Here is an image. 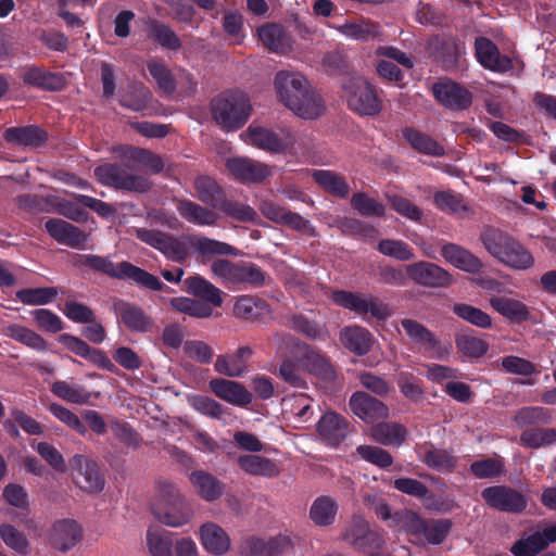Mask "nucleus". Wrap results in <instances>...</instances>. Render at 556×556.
<instances>
[{
    "label": "nucleus",
    "mask_w": 556,
    "mask_h": 556,
    "mask_svg": "<svg viewBox=\"0 0 556 556\" xmlns=\"http://www.w3.org/2000/svg\"><path fill=\"white\" fill-rule=\"evenodd\" d=\"M274 89L278 102L302 119L314 121L326 113L325 99L301 72H277Z\"/></svg>",
    "instance_id": "f257e3e1"
},
{
    "label": "nucleus",
    "mask_w": 556,
    "mask_h": 556,
    "mask_svg": "<svg viewBox=\"0 0 556 556\" xmlns=\"http://www.w3.org/2000/svg\"><path fill=\"white\" fill-rule=\"evenodd\" d=\"M248 94L241 90H225L210 102V114L215 124L224 131L241 128L252 113Z\"/></svg>",
    "instance_id": "f03ea898"
},
{
    "label": "nucleus",
    "mask_w": 556,
    "mask_h": 556,
    "mask_svg": "<svg viewBox=\"0 0 556 556\" xmlns=\"http://www.w3.org/2000/svg\"><path fill=\"white\" fill-rule=\"evenodd\" d=\"M94 176L104 186L129 192L144 193L152 188V181L135 172L132 161L124 164L105 163L94 168Z\"/></svg>",
    "instance_id": "7ed1b4c3"
},
{
    "label": "nucleus",
    "mask_w": 556,
    "mask_h": 556,
    "mask_svg": "<svg viewBox=\"0 0 556 556\" xmlns=\"http://www.w3.org/2000/svg\"><path fill=\"white\" fill-rule=\"evenodd\" d=\"M80 264L94 270L101 271L113 278L130 279L151 290L159 291L164 287V285L159 280L156 276L128 262L114 264L108 257L98 255H84L80 258Z\"/></svg>",
    "instance_id": "20e7f679"
},
{
    "label": "nucleus",
    "mask_w": 556,
    "mask_h": 556,
    "mask_svg": "<svg viewBox=\"0 0 556 556\" xmlns=\"http://www.w3.org/2000/svg\"><path fill=\"white\" fill-rule=\"evenodd\" d=\"M343 91L348 106L358 115L375 116L381 111L377 91L365 78H349L343 85Z\"/></svg>",
    "instance_id": "39448f33"
},
{
    "label": "nucleus",
    "mask_w": 556,
    "mask_h": 556,
    "mask_svg": "<svg viewBox=\"0 0 556 556\" xmlns=\"http://www.w3.org/2000/svg\"><path fill=\"white\" fill-rule=\"evenodd\" d=\"M136 237L147 245L160 251L166 258L184 263L189 256L186 237L182 239L157 229L136 228Z\"/></svg>",
    "instance_id": "423d86ee"
},
{
    "label": "nucleus",
    "mask_w": 556,
    "mask_h": 556,
    "mask_svg": "<svg viewBox=\"0 0 556 556\" xmlns=\"http://www.w3.org/2000/svg\"><path fill=\"white\" fill-rule=\"evenodd\" d=\"M242 136L249 144L270 153L291 152L296 143L295 135L289 129H281L277 134L271 129L251 125Z\"/></svg>",
    "instance_id": "0eeeda50"
},
{
    "label": "nucleus",
    "mask_w": 556,
    "mask_h": 556,
    "mask_svg": "<svg viewBox=\"0 0 556 556\" xmlns=\"http://www.w3.org/2000/svg\"><path fill=\"white\" fill-rule=\"evenodd\" d=\"M293 541L287 534L271 536L247 535L239 545L240 556H283L293 549Z\"/></svg>",
    "instance_id": "6e6552de"
},
{
    "label": "nucleus",
    "mask_w": 556,
    "mask_h": 556,
    "mask_svg": "<svg viewBox=\"0 0 556 556\" xmlns=\"http://www.w3.org/2000/svg\"><path fill=\"white\" fill-rule=\"evenodd\" d=\"M229 176L242 184H261L271 176V167L248 156H232L225 162Z\"/></svg>",
    "instance_id": "1a4fd4ad"
},
{
    "label": "nucleus",
    "mask_w": 556,
    "mask_h": 556,
    "mask_svg": "<svg viewBox=\"0 0 556 556\" xmlns=\"http://www.w3.org/2000/svg\"><path fill=\"white\" fill-rule=\"evenodd\" d=\"M331 300L337 305L359 315L370 313L377 319H386L390 315L388 305L372 296L339 290L331 293Z\"/></svg>",
    "instance_id": "9d476101"
},
{
    "label": "nucleus",
    "mask_w": 556,
    "mask_h": 556,
    "mask_svg": "<svg viewBox=\"0 0 556 556\" xmlns=\"http://www.w3.org/2000/svg\"><path fill=\"white\" fill-rule=\"evenodd\" d=\"M481 496L490 507L511 514L522 513L528 505L526 496L508 485L485 488Z\"/></svg>",
    "instance_id": "9b49d317"
},
{
    "label": "nucleus",
    "mask_w": 556,
    "mask_h": 556,
    "mask_svg": "<svg viewBox=\"0 0 556 556\" xmlns=\"http://www.w3.org/2000/svg\"><path fill=\"white\" fill-rule=\"evenodd\" d=\"M72 467L73 480L80 490L87 493H99L103 490L104 475L96 462L83 455H75Z\"/></svg>",
    "instance_id": "f8f14e48"
},
{
    "label": "nucleus",
    "mask_w": 556,
    "mask_h": 556,
    "mask_svg": "<svg viewBox=\"0 0 556 556\" xmlns=\"http://www.w3.org/2000/svg\"><path fill=\"white\" fill-rule=\"evenodd\" d=\"M408 277L416 283L429 288H446L452 285V275L437 264L416 262L406 267Z\"/></svg>",
    "instance_id": "ddd939ff"
},
{
    "label": "nucleus",
    "mask_w": 556,
    "mask_h": 556,
    "mask_svg": "<svg viewBox=\"0 0 556 556\" xmlns=\"http://www.w3.org/2000/svg\"><path fill=\"white\" fill-rule=\"evenodd\" d=\"M83 539V529L76 520L65 518L52 523L48 533V543L54 549L66 553Z\"/></svg>",
    "instance_id": "4468645a"
},
{
    "label": "nucleus",
    "mask_w": 556,
    "mask_h": 556,
    "mask_svg": "<svg viewBox=\"0 0 556 556\" xmlns=\"http://www.w3.org/2000/svg\"><path fill=\"white\" fill-rule=\"evenodd\" d=\"M350 408L354 415L368 424L389 416V408L381 401L365 392H355L350 399Z\"/></svg>",
    "instance_id": "2eb2a0df"
},
{
    "label": "nucleus",
    "mask_w": 556,
    "mask_h": 556,
    "mask_svg": "<svg viewBox=\"0 0 556 556\" xmlns=\"http://www.w3.org/2000/svg\"><path fill=\"white\" fill-rule=\"evenodd\" d=\"M434 98L452 110H465L471 104V93L453 81H440L433 85Z\"/></svg>",
    "instance_id": "dca6fc26"
},
{
    "label": "nucleus",
    "mask_w": 556,
    "mask_h": 556,
    "mask_svg": "<svg viewBox=\"0 0 556 556\" xmlns=\"http://www.w3.org/2000/svg\"><path fill=\"white\" fill-rule=\"evenodd\" d=\"M257 35L263 46L270 52L288 54L293 49L292 37L279 24L267 23L257 28Z\"/></svg>",
    "instance_id": "f3484780"
},
{
    "label": "nucleus",
    "mask_w": 556,
    "mask_h": 556,
    "mask_svg": "<svg viewBox=\"0 0 556 556\" xmlns=\"http://www.w3.org/2000/svg\"><path fill=\"white\" fill-rule=\"evenodd\" d=\"M208 387L217 397L236 406L249 405L253 399L252 393L235 380L215 378L210 381Z\"/></svg>",
    "instance_id": "a211bd4d"
},
{
    "label": "nucleus",
    "mask_w": 556,
    "mask_h": 556,
    "mask_svg": "<svg viewBox=\"0 0 556 556\" xmlns=\"http://www.w3.org/2000/svg\"><path fill=\"white\" fill-rule=\"evenodd\" d=\"M152 514L163 525L178 528L187 525L193 518L194 511L188 500L184 498L165 507H152Z\"/></svg>",
    "instance_id": "6ab92c4d"
},
{
    "label": "nucleus",
    "mask_w": 556,
    "mask_h": 556,
    "mask_svg": "<svg viewBox=\"0 0 556 556\" xmlns=\"http://www.w3.org/2000/svg\"><path fill=\"white\" fill-rule=\"evenodd\" d=\"M253 354V349L249 345L238 348L230 355H218L214 368L224 376L237 378L243 375L248 369V361Z\"/></svg>",
    "instance_id": "aec40b11"
},
{
    "label": "nucleus",
    "mask_w": 556,
    "mask_h": 556,
    "mask_svg": "<svg viewBox=\"0 0 556 556\" xmlns=\"http://www.w3.org/2000/svg\"><path fill=\"white\" fill-rule=\"evenodd\" d=\"M476 53L480 63L492 71L507 72L511 70V60L501 55L497 47L488 38L479 37L475 42Z\"/></svg>",
    "instance_id": "412c9836"
},
{
    "label": "nucleus",
    "mask_w": 556,
    "mask_h": 556,
    "mask_svg": "<svg viewBox=\"0 0 556 556\" xmlns=\"http://www.w3.org/2000/svg\"><path fill=\"white\" fill-rule=\"evenodd\" d=\"M47 232L59 243L78 248L87 240V235L78 227L58 218H51L45 224Z\"/></svg>",
    "instance_id": "4be33fe9"
},
{
    "label": "nucleus",
    "mask_w": 556,
    "mask_h": 556,
    "mask_svg": "<svg viewBox=\"0 0 556 556\" xmlns=\"http://www.w3.org/2000/svg\"><path fill=\"white\" fill-rule=\"evenodd\" d=\"M341 345L355 355L367 354L372 346L374 338L370 332L361 326H346L340 330Z\"/></svg>",
    "instance_id": "5701e85b"
},
{
    "label": "nucleus",
    "mask_w": 556,
    "mask_h": 556,
    "mask_svg": "<svg viewBox=\"0 0 556 556\" xmlns=\"http://www.w3.org/2000/svg\"><path fill=\"white\" fill-rule=\"evenodd\" d=\"M271 314L268 303L262 299L243 295L233 305V315L245 321H264Z\"/></svg>",
    "instance_id": "b1692460"
},
{
    "label": "nucleus",
    "mask_w": 556,
    "mask_h": 556,
    "mask_svg": "<svg viewBox=\"0 0 556 556\" xmlns=\"http://www.w3.org/2000/svg\"><path fill=\"white\" fill-rule=\"evenodd\" d=\"M189 481L195 493L206 502L219 500L225 492V484L215 476L204 470H194L189 475Z\"/></svg>",
    "instance_id": "393cba45"
},
{
    "label": "nucleus",
    "mask_w": 556,
    "mask_h": 556,
    "mask_svg": "<svg viewBox=\"0 0 556 556\" xmlns=\"http://www.w3.org/2000/svg\"><path fill=\"white\" fill-rule=\"evenodd\" d=\"M177 211L184 219L198 226H215L219 219L214 210L191 200H177Z\"/></svg>",
    "instance_id": "a878e982"
},
{
    "label": "nucleus",
    "mask_w": 556,
    "mask_h": 556,
    "mask_svg": "<svg viewBox=\"0 0 556 556\" xmlns=\"http://www.w3.org/2000/svg\"><path fill=\"white\" fill-rule=\"evenodd\" d=\"M203 547L214 555H223L230 548V538L226 531L215 522H205L199 529Z\"/></svg>",
    "instance_id": "bb28decb"
},
{
    "label": "nucleus",
    "mask_w": 556,
    "mask_h": 556,
    "mask_svg": "<svg viewBox=\"0 0 556 556\" xmlns=\"http://www.w3.org/2000/svg\"><path fill=\"white\" fill-rule=\"evenodd\" d=\"M302 349L301 362L306 370L325 382H333L337 375L329 359L307 344H303Z\"/></svg>",
    "instance_id": "cd10ccee"
},
{
    "label": "nucleus",
    "mask_w": 556,
    "mask_h": 556,
    "mask_svg": "<svg viewBox=\"0 0 556 556\" xmlns=\"http://www.w3.org/2000/svg\"><path fill=\"white\" fill-rule=\"evenodd\" d=\"M114 309L130 331L147 332L152 328V319L136 305L118 301L114 304Z\"/></svg>",
    "instance_id": "c85d7f7f"
},
{
    "label": "nucleus",
    "mask_w": 556,
    "mask_h": 556,
    "mask_svg": "<svg viewBox=\"0 0 556 556\" xmlns=\"http://www.w3.org/2000/svg\"><path fill=\"white\" fill-rule=\"evenodd\" d=\"M442 255L446 262L469 273H479L483 267L482 262L476 255L454 243L444 244Z\"/></svg>",
    "instance_id": "c756f323"
},
{
    "label": "nucleus",
    "mask_w": 556,
    "mask_h": 556,
    "mask_svg": "<svg viewBox=\"0 0 556 556\" xmlns=\"http://www.w3.org/2000/svg\"><path fill=\"white\" fill-rule=\"evenodd\" d=\"M319 435L330 445H338L348 434V422L333 412L326 413L317 425Z\"/></svg>",
    "instance_id": "7c9ffc66"
},
{
    "label": "nucleus",
    "mask_w": 556,
    "mask_h": 556,
    "mask_svg": "<svg viewBox=\"0 0 556 556\" xmlns=\"http://www.w3.org/2000/svg\"><path fill=\"white\" fill-rule=\"evenodd\" d=\"M237 463L242 471L251 476L276 478L280 475V468L274 460L260 455H242Z\"/></svg>",
    "instance_id": "2f4dec72"
},
{
    "label": "nucleus",
    "mask_w": 556,
    "mask_h": 556,
    "mask_svg": "<svg viewBox=\"0 0 556 556\" xmlns=\"http://www.w3.org/2000/svg\"><path fill=\"white\" fill-rule=\"evenodd\" d=\"M193 188L198 200L212 208L218 207L226 195L223 187L207 175L197 176Z\"/></svg>",
    "instance_id": "473e14b6"
},
{
    "label": "nucleus",
    "mask_w": 556,
    "mask_h": 556,
    "mask_svg": "<svg viewBox=\"0 0 556 556\" xmlns=\"http://www.w3.org/2000/svg\"><path fill=\"white\" fill-rule=\"evenodd\" d=\"M489 303L493 309L511 323H523L530 318L529 307L519 300L492 296L489 299Z\"/></svg>",
    "instance_id": "72a5a7b5"
},
{
    "label": "nucleus",
    "mask_w": 556,
    "mask_h": 556,
    "mask_svg": "<svg viewBox=\"0 0 556 556\" xmlns=\"http://www.w3.org/2000/svg\"><path fill=\"white\" fill-rule=\"evenodd\" d=\"M22 79L26 85L51 91L61 90L65 85V80L61 75L50 73L37 66L26 67Z\"/></svg>",
    "instance_id": "f704fd0d"
},
{
    "label": "nucleus",
    "mask_w": 556,
    "mask_h": 556,
    "mask_svg": "<svg viewBox=\"0 0 556 556\" xmlns=\"http://www.w3.org/2000/svg\"><path fill=\"white\" fill-rule=\"evenodd\" d=\"M187 247L194 249L200 255H237V251L228 243L210 239L203 236H186Z\"/></svg>",
    "instance_id": "c9c22d12"
},
{
    "label": "nucleus",
    "mask_w": 556,
    "mask_h": 556,
    "mask_svg": "<svg viewBox=\"0 0 556 556\" xmlns=\"http://www.w3.org/2000/svg\"><path fill=\"white\" fill-rule=\"evenodd\" d=\"M184 283L186 291L193 296L200 298L216 307L222 305L223 298L220 290L204 278L192 276L185 279Z\"/></svg>",
    "instance_id": "e433bc0d"
},
{
    "label": "nucleus",
    "mask_w": 556,
    "mask_h": 556,
    "mask_svg": "<svg viewBox=\"0 0 556 556\" xmlns=\"http://www.w3.org/2000/svg\"><path fill=\"white\" fill-rule=\"evenodd\" d=\"M314 181L326 192L337 198H346L350 192V186L345 178L336 172L318 169L313 173Z\"/></svg>",
    "instance_id": "4c0bfd02"
},
{
    "label": "nucleus",
    "mask_w": 556,
    "mask_h": 556,
    "mask_svg": "<svg viewBox=\"0 0 556 556\" xmlns=\"http://www.w3.org/2000/svg\"><path fill=\"white\" fill-rule=\"evenodd\" d=\"M370 435L383 445H401L406 439L407 430L397 422H379L371 427Z\"/></svg>",
    "instance_id": "58836bf2"
},
{
    "label": "nucleus",
    "mask_w": 556,
    "mask_h": 556,
    "mask_svg": "<svg viewBox=\"0 0 556 556\" xmlns=\"http://www.w3.org/2000/svg\"><path fill=\"white\" fill-rule=\"evenodd\" d=\"M147 36L165 49L177 51L181 48V40L170 26L156 20L147 23Z\"/></svg>",
    "instance_id": "ea45409f"
},
{
    "label": "nucleus",
    "mask_w": 556,
    "mask_h": 556,
    "mask_svg": "<svg viewBox=\"0 0 556 556\" xmlns=\"http://www.w3.org/2000/svg\"><path fill=\"white\" fill-rule=\"evenodd\" d=\"M401 325L407 337L425 350L432 351L439 346V341L434 334L419 321L404 318L401 320Z\"/></svg>",
    "instance_id": "a19ab883"
},
{
    "label": "nucleus",
    "mask_w": 556,
    "mask_h": 556,
    "mask_svg": "<svg viewBox=\"0 0 556 556\" xmlns=\"http://www.w3.org/2000/svg\"><path fill=\"white\" fill-rule=\"evenodd\" d=\"M4 139L10 143L39 147L47 140V134L35 126L12 127L5 130Z\"/></svg>",
    "instance_id": "79ce46f5"
},
{
    "label": "nucleus",
    "mask_w": 556,
    "mask_h": 556,
    "mask_svg": "<svg viewBox=\"0 0 556 556\" xmlns=\"http://www.w3.org/2000/svg\"><path fill=\"white\" fill-rule=\"evenodd\" d=\"M338 511L337 502L330 496L317 497L309 509V518L319 527H328L333 523Z\"/></svg>",
    "instance_id": "37998d69"
},
{
    "label": "nucleus",
    "mask_w": 556,
    "mask_h": 556,
    "mask_svg": "<svg viewBox=\"0 0 556 556\" xmlns=\"http://www.w3.org/2000/svg\"><path fill=\"white\" fill-rule=\"evenodd\" d=\"M437 206L450 214H455L460 218L473 216V208L464 202L463 198L448 191H440L434 194Z\"/></svg>",
    "instance_id": "c03bdc74"
},
{
    "label": "nucleus",
    "mask_w": 556,
    "mask_h": 556,
    "mask_svg": "<svg viewBox=\"0 0 556 556\" xmlns=\"http://www.w3.org/2000/svg\"><path fill=\"white\" fill-rule=\"evenodd\" d=\"M480 240L485 250L500 261L514 238L500 229L490 227L481 232Z\"/></svg>",
    "instance_id": "a18cd8bd"
},
{
    "label": "nucleus",
    "mask_w": 556,
    "mask_h": 556,
    "mask_svg": "<svg viewBox=\"0 0 556 556\" xmlns=\"http://www.w3.org/2000/svg\"><path fill=\"white\" fill-rule=\"evenodd\" d=\"M152 100V92L141 83L129 85L121 98V104L136 112L146 110Z\"/></svg>",
    "instance_id": "49530a36"
},
{
    "label": "nucleus",
    "mask_w": 556,
    "mask_h": 556,
    "mask_svg": "<svg viewBox=\"0 0 556 556\" xmlns=\"http://www.w3.org/2000/svg\"><path fill=\"white\" fill-rule=\"evenodd\" d=\"M4 333L29 349L36 351H46L48 349L47 341L40 334L24 326L17 324L9 325L4 328Z\"/></svg>",
    "instance_id": "de8ad7c7"
},
{
    "label": "nucleus",
    "mask_w": 556,
    "mask_h": 556,
    "mask_svg": "<svg viewBox=\"0 0 556 556\" xmlns=\"http://www.w3.org/2000/svg\"><path fill=\"white\" fill-rule=\"evenodd\" d=\"M500 262L510 268L525 270L533 266L534 258L521 243L514 239Z\"/></svg>",
    "instance_id": "09e8293b"
},
{
    "label": "nucleus",
    "mask_w": 556,
    "mask_h": 556,
    "mask_svg": "<svg viewBox=\"0 0 556 556\" xmlns=\"http://www.w3.org/2000/svg\"><path fill=\"white\" fill-rule=\"evenodd\" d=\"M60 342L70 351L78 356L89 358L94 363L111 365L110 359L99 350H92L84 340L71 336L61 334L59 338Z\"/></svg>",
    "instance_id": "8fccbe9b"
},
{
    "label": "nucleus",
    "mask_w": 556,
    "mask_h": 556,
    "mask_svg": "<svg viewBox=\"0 0 556 556\" xmlns=\"http://www.w3.org/2000/svg\"><path fill=\"white\" fill-rule=\"evenodd\" d=\"M338 30L342 35L355 40H368L379 36L380 34V27L378 24L365 20L348 21L340 25Z\"/></svg>",
    "instance_id": "3c124183"
},
{
    "label": "nucleus",
    "mask_w": 556,
    "mask_h": 556,
    "mask_svg": "<svg viewBox=\"0 0 556 556\" xmlns=\"http://www.w3.org/2000/svg\"><path fill=\"white\" fill-rule=\"evenodd\" d=\"M147 66L156 83L157 89L164 96L172 97L176 91V81L169 67L157 60L150 61Z\"/></svg>",
    "instance_id": "603ef678"
},
{
    "label": "nucleus",
    "mask_w": 556,
    "mask_h": 556,
    "mask_svg": "<svg viewBox=\"0 0 556 556\" xmlns=\"http://www.w3.org/2000/svg\"><path fill=\"white\" fill-rule=\"evenodd\" d=\"M0 539L13 552L21 556H28L30 543L24 532L17 530L10 523L0 525Z\"/></svg>",
    "instance_id": "864d4df0"
},
{
    "label": "nucleus",
    "mask_w": 556,
    "mask_h": 556,
    "mask_svg": "<svg viewBox=\"0 0 556 556\" xmlns=\"http://www.w3.org/2000/svg\"><path fill=\"white\" fill-rule=\"evenodd\" d=\"M124 155L125 159L132 161L135 166L140 164L152 174H159L164 168L162 157L146 149L128 147Z\"/></svg>",
    "instance_id": "5fc2aeb1"
},
{
    "label": "nucleus",
    "mask_w": 556,
    "mask_h": 556,
    "mask_svg": "<svg viewBox=\"0 0 556 556\" xmlns=\"http://www.w3.org/2000/svg\"><path fill=\"white\" fill-rule=\"evenodd\" d=\"M218 207L226 216L241 223H255L258 219V214L253 207L239 201L229 200L226 197Z\"/></svg>",
    "instance_id": "6e6d98bb"
},
{
    "label": "nucleus",
    "mask_w": 556,
    "mask_h": 556,
    "mask_svg": "<svg viewBox=\"0 0 556 556\" xmlns=\"http://www.w3.org/2000/svg\"><path fill=\"white\" fill-rule=\"evenodd\" d=\"M173 535L169 532L149 529L147 532V546L151 556H174Z\"/></svg>",
    "instance_id": "4d7b16f0"
},
{
    "label": "nucleus",
    "mask_w": 556,
    "mask_h": 556,
    "mask_svg": "<svg viewBox=\"0 0 556 556\" xmlns=\"http://www.w3.org/2000/svg\"><path fill=\"white\" fill-rule=\"evenodd\" d=\"M350 205L362 216L382 217L386 213L384 205L366 192H355L350 199Z\"/></svg>",
    "instance_id": "13d9d810"
},
{
    "label": "nucleus",
    "mask_w": 556,
    "mask_h": 556,
    "mask_svg": "<svg viewBox=\"0 0 556 556\" xmlns=\"http://www.w3.org/2000/svg\"><path fill=\"white\" fill-rule=\"evenodd\" d=\"M403 135L408 143L420 153L433 156H442L444 154L443 147L425 134L414 129H405Z\"/></svg>",
    "instance_id": "bf43d9fd"
},
{
    "label": "nucleus",
    "mask_w": 556,
    "mask_h": 556,
    "mask_svg": "<svg viewBox=\"0 0 556 556\" xmlns=\"http://www.w3.org/2000/svg\"><path fill=\"white\" fill-rule=\"evenodd\" d=\"M184 498H186V496L174 482L166 479H159L155 482V495L151 504V508L161 506L165 507Z\"/></svg>",
    "instance_id": "052dcab7"
},
{
    "label": "nucleus",
    "mask_w": 556,
    "mask_h": 556,
    "mask_svg": "<svg viewBox=\"0 0 556 556\" xmlns=\"http://www.w3.org/2000/svg\"><path fill=\"white\" fill-rule=\"evenodd\" d=\"M453 313L457 315L459 318L466 320L467 323L482 328L489 329L492 327V318L491 316L483 312L482 309L475 307L469 304L456 303L453 306Z\"/></svg>",
    "instance_id": "680f3d73"
},
{
    "label": "nucleus",
    "mask_w": 556,
    "mask_h": 556,
    "mask_svg": "<svg viewBox=\"0 0 556 556\" xmlns=\"http://www.w3.org/2000/svg\"><path fill=\"white\" fill-rule=\"evenodd\" d=\"M522 445L530 448H540L556 442V430L553 428H530L520 435Z\"/></svg>",
    "instance_id": "e2e57ef3"
},
{
    "label": "nucleus",
    "mask_w": 556,
    "mask_h": 556,
    "mask_svg": "<svg viewBox=\"0 0 556 556\" xmlns=\"http://www.w3.org/2000/svg\"><path fill=\"white\" fill-rule=\"evenodd\" d=\"M377 249L381 254L397 261L407 262L415 258L413 249L401 240L382 239L378 242Z\"/></svg>",
    "instance_id": "0e129e2a"
},
{
    "label": "nucleus",
    "mask_w": 556,
    "mask_h": 556,
    "mask_svg": "<svg viewBox=\"0 0 556 556\" xmlns=\"http://www.w3.org/2000/svg\"><path fill=\"white\" fill-rule=\"evenodd\" d=\"M425 464L439 471L451 472L455 469L457 459L452 452L442 448H431L424 456Z\"/></svg>",
    "instance_id": "69168bd1"
},
{
    "label": "nucleus",
    "mask_w": 556,
    "mask_h": 556,
    "mask_svg": "<svg viewBox=\"0 0 556 556\" xmlns=\"http://www.w3.org/2000/svg\"><path fill=\"white\" fill-rule=\"evenodd\" d=\"M170 306L179 313L195 318H207L213 314V309L207 304L189 298H174L170 300Z\"/></svg>",
    "instance_id": "338daca9"
},
{
    "label": "nucleus",
    "mask_w": 556,
    "mask_h": 556,
    "mask_svg": "<svg viewBox=\"0 0 556 556\" xmlns=\"http://www.w3.org/2000/svg\"><path fill=\"white\" fill-rule=\"evenodd\" d=\"M547 547L540 530L526 539L518 540L510 547V552L515 556H536L540 552Z\"/></svg>",
    "instance_id": "774afa93"
}]
</instances>
